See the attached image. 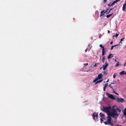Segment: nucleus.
<instances>
[{
    "mask_svg": "<svg viewBox=\"0 0 126 126\" xmlns=\"http://www.w3.org/2000/svg\"><path fill=\"white\" fill-rule=\"evenodd\" d=\"M92 116L94 120H97L98 117V113H94L93 114Z\"/></svg>",
    "mask_w": 126,
    "mask_h": 126,
    "instance_id": "obj_7",
    "label": "nucleus"
},
{
    "mask_svg": "<svg viewBox=\"0 0 126 126\" xmlns=\"http://www.w3.org/2000/svg\"><path fill=\"white\" fill-rule=\"evenodd\" d=\"M106 52V51L105 50V48H103L102 49V53H105Z\"/></svg>",
    "mask_w": 126,
    "mask_h": 126,
    "instance_id": "obj_22",
    "label": "nucleus"
},
{
    "mask_svg": "<svg viewBox=\"0 0 126 126\" xmlns=\"http://www.w3.org/2000/svg\"><path fill=\"white\" fill-rule=\"evenodd\" d=\"M111 108V107L110 106L108 107H103V109H102V110L103 111L106 113L108 115H110L111 112L110 111Z\"/></svg>",
    "mask_w": 126,
    "mask_h": 126,
    "instance_id": "obj_2",
    "label": "nucleus"
},
{
    "mask_svg": "<svg viewBox=\"0 0 126 126\" xmlns=\"http://www.w3.org/2000/svg\"><path fill=\"white\" fill-rule=\"evenodd\" d=\"M107 0H104L103 3H105L107 1Z\"/></svg>",
    "mask_w": 126,
    "mask_h": 126,
    "instance_id": "obj_30",
    "label": "nucleus"
},
{
    "mask_svg": "<svg viewBox=\"0 0 126 126\" xmlns=\"http://www.w3.org/2000/svg\"><path fill=\"white\" fill-rule=\"evenodd\" d=\"M126 62L125 63V64L124 65V66H126Z\"/></svg>",
    "mask_w": 126,
    "mask_h": 126,
    "instance_id": "obj_37",
    "label": "nucleus"
},
{
    "mask_svg": "<svg viewBox=\"0 0 126 126\" xmlns=\"http://www.w3.org/2000/svg\"><path fill=\"white\" fill-rule=\"evenodd\" d=\"M113 43V41H112L110 43V44H112Z\"/></svg>",
    "mask_w": 126,
    "mask_h": 126,
    "instance_id": "obj_39",
    "label": "nucleus"
},
{
    "mask_svg": "<svg viewBox=\"0 0 126 126\" xmlns=\"http://www.w3.org/2000/svg\"><path fill=\"white\" fill-rule=\"evenodd\" d=\"M118 45H119L118 44H117V45H113V46H112L111 48V49H111L112 50L113 48L114 47L116 46H117Z\"/></svg>",
    "mask_w": 126,
    "mask_h": 126,
    "instance_id": "obj_17",
    "label": "nucleus"
},
{
    "mask_svg": "<svg viewBox=\"0 0 126 126\" xmlns=\"http://www.w3.org/2000/svg\"><path fill=\"white\" fill-rule=\"evenodd\" d=\"M121 110L118 107L116 109L112 108L110 115L114 118L115 117L118 116L120 114Z\"/></svg>",
    "mask_w": 126,
    "mask_h": 126,
    "instance_id": "obj_1",
    "label": "nucleus"
},
{
    "mask_svg": "<svg viewBox=\"0 0 126 126\" xmlns=\"http://www.w3.org/2000/svg\"><path fill=\"white\" fill-rule=\"evenodd\" d=\"M102 76L103 75L102 74H99L98 75L97 77L93 80V82H95L98 79H102Z\"/></svg>",
    "mask_w": 126,
    "mask_h": 126,
    "instance_id": "obj_4",
    "label": "nucleus"
},
{
    "mask_svg": "<svg viewBox=\"0 0 126 126\" xmlns=\"http://www.w3.org/2000/svg\"><path fill=\"white\" fill-rule=\"evenodd\" d=\"M124 115L126 117V108L124 110V111L123 112Z\"/></svg>",
    "mask_w": 126,
    "mask_h": 126,
    "instance_id": "obj_16",
    "label": "nucleus"
},
{
    "mask_svg": "<svg viewBox=\"0 0 126 126\" xmlns=\"http://www.w3.org/2000/svg\"><path fill=\"white\" fill-rule=\"evenodd\" d=\"M110 11H110V10L109 11H108V12L107 13H106V14H108L109 13H110Z\"/></svg>",
    "mask_w": 126,
    "mask_h": 126,
    "instance_id": "obj_32",
    "label": "nucleus"
},
{
    "mask_svg": "<svg viewBox=\"0 0 126 126\" xmlns=\"http://www.w3.org/2000/svg\"><path fill=\"white\" fill-rule=\"evenodd\" d=\"M117 101V102H123L124 101V99L122 98H119L118 97H117V98L116 99Z\"/></svg>",
    "mask_w": 126,
    "mask_h": 126,
    "instance_id": "obj_8",
    "label": "nucleus"
},
{
    "mask_svg": "<svg viewBox=\"0 0 126 126\" xmlns=\"http://www.w3.org/2000/svg\"><path fill=\"white\" fill-rule=\"evenodd\" d=\"M105 11V10H104L103 11H101V14L100 15V16H103L105 13H104V11Z\"/></svg>",
    "mask_w": 126,
    "mask_h": 126,
    "instance_id": "obj_14",
    "label": "nucleus"
},
{
    "mask_svg": "<svg viewBox=\"0 0 126 126\" xmlns=\"http://www.w3.org/2000/svg\"><path fill=\"white\" fill-rule=\"evenodd\" d=\"M102 81H103V80H100L98 81H96V82L95 83V84H97L99 83L100 82H101Z\"/></svg>",
    "mask_w": 126,
    "mask_h": 126,
    "instance_id": "obj_18",
    "label": "nucleus"
},
{
    "mask_svg": "<svg viewBox=\"0 0 126 126\" xmlns=\"http://www.w3.org/2000/svg\"><path fill=\"white\" fill-rule=\"evenodd\" d=\"M102 68H100V69H101Z\"/></svg>",
    "mask_w": 126,
    "mask_h": 126,
    "instance_id": "obj_49",
    "label": "nucleus"
},
{
    "mask_svg": "<svg viewBox=\"0 0 126 126\" xmlns=\"http://www.w3.org/2000/svg\"><path fill=\"white\" fill-rule=\"evenodd\" d=\"M105 65H103L102 66V67L103 68V70H105L106 69L108 65V63H107V62L105 63Z\"/></svg>",
    "mask_w": 126,
    "mask_h": 126,
    "instance_id": "obj_9",
    "label": "nucleus"
},
{
    "mask_svg": "<svg viewBox=\"0 0 126 126\" xmlns=\"http://www.w3.org/2000/svg\"><path fill=\"white\" fill-rule=\"evenodd\" d=\"M119 62H117V63L115 65V67H116L118 66L119 65Z\"/></svg>",
    "mask_w": 126,
    "mask_h": 126,
    "instance_id": "obj_23",
    "label": "nucleus"
},
{
    "mask_svg": "<svg viewBox=\"0 0 126 126\" xmlns=\"http://www.w3.org/2000/svg\"><path fill=\"white\" fill-rule=\"evenodd\" d=\"M111 88L112 89L113 92V93L114 92H115V91H114V89L112 87V88Z\"/></svg>",
    "mask_w": 126,
    "mask_h": 126,
    "instance_id": "obj_29",
    "label": "nucleus"
},
{
    "mask_svg": "<svg viewBox=\"0 0 126 126\" xmlns=\"http://www.w3.org/2000/svg\"><path fill=\"white\" fill-rule=\"evenodd\" d=\"M109 81V80H107V81H106V82H108Z\"/></svg>",
    "mask_w": 126,
    "mask_h": 126,
    "instance_id": "obj_45",
    "label": "nucleus"
},
{
    "mask_svg": "<svg viewBox=\"0 0 126 126\" xmlns=\"http://www.w3.org/2000/svg\"><path fill=\"white\" fill-rule=\"evenodd\" d=\"M113 9V8H110V11H111V10H112Z\"/></svg>",
    "mask_w": 126,
    "mask_h": 126,
    "instance_id": "obj_40",
    "label": "nucleus"
},
{
    "mask_svg": "<svg viewBox=\"0 0 126 126\" xmlns=\"http://www.w3.org/2000/svg\"><path fill=\"white\" fill-rule=\"evenodd\" d=\"M126 4H124L123 5V11H124L126 9Z\"/></svg>",
    "mask_w": 126,
    "mask_h": 126,
    "instance_id": "obj_15",
    "label": "nucleus"
},
{
    "mask_svg": "<svg viewBox=\"0 0 126 126\" xmlns=\"http://www.w3.org/2000/svg\"><path fill=\"white\" fill-rule=\"evenodd\" d=\"M122 41H120V42L119 43H121V44H122V42H121Z\"/></svg>",
    "mask_w": 126,
    "mask_h": 126,
    "instance_id": "obj_41",
    "label": "nucleus"
},
{
    "mask_svg": "<svg viewBox=\"0 0 126 126\" xmlns=\"http://www.w3.org/2000/svg\"><path fill=\"white\" fill-rule=\"evenodd\" d=\"M99 115L101 117V118L100 119V120L101 121V123H102V122L103 121V119H104L105 117V115L103 113H102L101 112L99 114Z\"/></svg>",
    "mask_w": 126,
    "mask_h": 126,
    "instance_id": "obj_6",
    "label": "nucleus"
},
{
    "mask_svg": "<svg viewBox=\"0 0 126 126\" xmlns=\"http://www.w3.org/2000/svg\"><path fill=\"white\" fill-rule=\"evenodd\" d=\"M105 59V57L104 56H103V58L102 60L103 63L104 62Z\"/></svg>",
    "mask_w": 126,
    "mask_h": 126,
    "instance_id": "obj_20",
    "label": "nucleus"
},
{
    "mask_svg": "<svg viewBox=\"0 0 126 126\" xmlns=\"http://www.w3.org/2000/svg\"><path fill=\"white\" fill-rule=\"evenodd\" d=\"M103 74L104 75H105V74H106V75H107V73L106 72H104V73H103Z\"/></svg>",
    "mask_w": 126,
    "mask_h": 126,
    "instance_id": "obj_36",
    "label": "nucleus"
},
{
    "mask_svg": "<svg viewBox=\"0 0 126 126\" xmlns=\"http://www.w3.org/2000/svg\"><path fill=\"white\" fill-rule=\"evenodd\" d=\"M105 53H102V56H104L105 55Z\"/></svg>",
    "mask_w": 126,
    "mask_h": 126,
    "instance_id": "obj_35",
    "label": "nucleus"
},
{
    "mask_svg": "<svg viewBox=\"0 0 126 126\" xmlns=\"http://www.w3.org/2000/svg\"><path fill=\"white\" fill-rule=\"evenodd\" d=\"M108 32L109 33H110V31L109 30H108Z\"/></svg>",
    "mask_w": 126,
    "mask_h": 126,
    "instance_id": "obj_42",
    "label": "nucleus"
},
{
    "mask_svg": "<svg viewBox=\"0 0 126 126\" xmlns=\"http://www.w3.org/2000/svg\"><path fill=\"white\" fill-rule=\"evenodd\" d=\"M84 65L85 66H86V65H88V63H84Z\"/></svg>",
    "mask_w": 126,
    "mask_h": 126,
    "instance_id": "obj_28",
    "label": "nucleus"
},
{
    "mask_svg": "<svg viewBox=\"0 0 126 126\" xmlns=\"http://www.w3.org/2000/svg\"><path fill=\"white\" fill-rule=\"evenodd\" d=\"M114 84V83H111L109 85V86L110 87V88H111L112 87V86H112V85H111V84Z\"/></svg>",
    "mask_w": 126,
    "mask_h": 126,
    "instance_id": "obj_21",
    "label": "nucleus"
},
{
    "mask_svg": "<svg viewBox=\"0 0 126 126\" xmlns=\"http://www.w3.org/2000/svg\"><path fill=\"white\" fill-rule=\"evenodd\" d=\"M124 38H122L120 40V41H123V40H124Z\"/></svg>",
    "mask_w": 126,
    "mask_h": 126,
    "instance_id": "obj_33",
    "label": "nucleus"
},
{
    "mask_svg": "<svg viewBox=\"0 0 126 126\" xmlns=\"http://www.w3.org/2000/svg\"><path fill=\"white\" fill-rule=\"evenodd\" d=\"M99 46L101 47L102 48H104V46H103L102 45V44H100L99 45Z\"/></svg>",
    "mask_w": 126,
    "mask_h": 126,
    "instance_id": "obj_24",
    "label": "nucleus"
},
{
    "mask_svg": "<svg viewBox=\"0 0 126 126\" xmlns=\"http://www.w3.org/2000/svg\"><path fill=\"white\" fill-rule=\"evenodd\" d=\"M115 36V35H113V38H114V37Z\"/></svg>",
    "mask_w": 126,
    "mask_h": 126,
    "instance_id": "obj_44",
    "label": "nucleus"
},
{
    "mask_svg": "<svg viewBox=\"0 0 126 126\" xmlns=\"http://www.w3.org/2000/svg\"><path fill=\"white\" fill-rule=\"evenodd\" d=\"M109 8H108V9H107L105 11H104V13H107V12H108V10H109Z\"/></svg>",
    "mask_w": 126,
    "mask_h": 126,
    "instance_id": "obj_25",
    "label": "nucleus"
},
{
    "mask_svg": "<svg viewBox=\"0 0 126 126\" xmlns=\"http://www.w3.org/2000/svg\"><path fill=\"white\" fill-rule=\"evenodd\" d=\"M112 13L111 14L108 15L106 16V17L107 18H109V17H110L112 15Z\"/></svg>",
    "mask_w": 126,
    "mask_h": 126,
    "instance_id": "obj_19",
    "label": "nucleus"
},
{
    "mask_svg": "<svg viewBox=\"0 0 126 126\" xmlns=\"http://www.w3.org/2000/svg\"><path fill=\"white\" fill-rule=\"evenodd\" d=\"M126 74V72H125V71L124 70L122 71L119 73V74L121 75H125Z\"/></svg>",
    "mask_w": 126,
    "mask_h": 126,
    "instance_id": "obj_11",
    "label": "nucleus"
},
{
    "mask_svg": "<svg viewBox=\"0 0 126 126\" xmlns=\"http://www.w3.org/2000/svg\"><path fill=\"white\" fill-rule=\"evenodd\" d=\"M113 55L112 54H109L108 57V59H110L111 58L113 57Z\"/></svg>",
    "mask_w": 126,
    "mask_h": 126,
    "instance_id": "obj_12",
    "label": "nucleus"
},
{
    "mask_svg": "<svg viewBox=\"0 0 126 126\" xmlns=\"http://www.w3.org/2000/svg\"><path fill=\"white\" fill-rule=\"evenodd\" d=\"M115 62H118L115 59Z\"/></svg>",
    "mask_w": 126,
    "mask_h": 126,
    "instance_id": "obj_43",
    "label": "nucleus"
},
{
    "mask_svg": "<svg viewBox=\"0 0 126 126\" xmlns=\"http://www.w3.org/2000/svg\"><path fill=\"white\" fill-rule=\"evenodd\" d=\"M120 0H116L114 1L111 4H108V5L109 6H111L114 5L115 3L117 2L118 1H119Z\"/></svg>",
    "mask_w": 126,
    "mask_h": 126,
    "instance_id": "obj_10",
    "label": "nucleus"
},
{
    "mask_svg": "<svg viewBox=\"0 0 126 126\" xmlns=\"http://www.w3.org/2000/svg\"><path fill=\"white\" fill-rule=\"evenodd\" d=\"M114 93L115 94H117V95H119V94L118 93H117L115 92H114Z\"/></svg>",
    "mask_w": 126,
    "mask_h": 126,
    "instance_id": "obj_31",
    "label": "nucleus"
},
{
    "mask_svg": "<svg viewBox=\"0 0 126 126\" xmlns=\"http://www.w3.org/2000/svg\"><path fill=\"white\" fill-rule=\"evenodd\" d=\"M87 50H88V49H86L85 50V51L86 52H87Z\"/></svg>",
    "mask_w": 126,
    "mask_h": 126,
    "instance_id": "obj_38",
    "label": "nucleus"
},
{
    "mask_svg": "<svg viewBox=\"0 0 126 126\" xmlns=\"http://www.w3.org/2000/svg\"><path fill=\"white\" fill-rule=\"evenodd\" d=\"M119 35V33H118V34L116 33L115 34V37H118V36Z\"/></svg>",
    "mask_w": 126,
    "mask_h": 126,
    "instance_id": "obj_26",
    "label": "nucleus"
},
{
    "mask_svg": "<svg viewBox=\"0 0 126 126\" xmlns=\"http://www.w3.org/2000/svg\"><path fill=\"white\" fill-rule=\"evenodd\" d=\"M125 4H126V1H125Z\"/></svg>",
    "mask_w": 126,
    "mask_h": 126,
    "instance_id": "obj_46",
    "label": "nucleus"
},
{
    "mask_svg": "<svg viewBox=\"0 0 126 126\" xmlns=\"http://www.w3.org/2000/svg\"><path fill=\"white\" fill-rule=\"evenodd\" d=\"M111 116L110 115H108V116L107 117V120L106 121L104 122L105 125H112V124H111L112 122Z\"/></svg>",
    "mask_w": 126,
    "mask_h": 126,
    "instance_id": "obj_3",
    "label": "nucleus"
},
{
    "mask_svg": "<svg viewBox=\"0 0 126 126\" xmlns=\"http://www.w3.org/2000/svg\"><path fill=\"white\" fill-rule=\"evenodd\" d=\"M106 95L109 98L111 99L114 100L116 99V98L112 95L108 93H106Z\"/></svg>",
    "mask_w": 126,
    "mask_h": 126,
    "instance_id": "obj_5",
    "label": "nucleus"
},
{
    "mask_svg": "<svg viewBox=\"0 0 126 126\" xmlns=\"http://www.w3.org/2000/svg\"><path fill=\"white\" fill-rule=\"evenodd\" d=\"M100 36H101V35H100L99 36V37H100Z\"/></svg>",
    "mask_w": 126,
    "mask_h": 126,
    "instance_id": "obj_48",
    "label": "nucleus"
},
{
    "mask_svg": "<svg viewBox=\"0 0 126 126\" xmlns=\"http://www.w3.org/2000/svg\"><path fill=\"white\" fill-rule=\"evenodd\" d=\"M117 126H122L117 125Z\"/></svg>",
    "mask_w": 126,
    "mask_h": 126,
    "instance_id": "obj_47",
    "label": "nucleus"
},
{
    "mask_svg": "<svg viewBox=\"0 0 126 126\" xmlns=\"http://www.w3.org/2000/svg\"><path fill=\"white\" fill-rule=\"evenodd\" d=\"M108 83H106L105 85L104 86L103 88V90L104 91H106L105 89L106 88L107 86H108Z\"/></svg>",
    "mask_w": 126,
    "mask_h": 126,
    "instance_id": "obj_13",
    "label": "nucleus"
},
{
    "mask_svg": "<svg viewBox=\"0 0 126 126\" xmlns=\"http://www.w3.org/2000/svg\"><path fill=\"white\" fill-rule=\"evenodd\" d=\"M99 63H95V64L94 65V66L95 67H96L97 64H98Z\"/></svg>",
    "mask_w": 126,
    "mask_h": 126,
    "instance_id": "obj_27",
    "label": "nucleus"
},
{
    "mask_svg": "<svg viewBox=\"0 0 126 126\" xmlns=\"http://www.w3.org/2000/svg\"><path fill=\"white\" fill-rule=\"evenodd\" d=\"M116 77V76L115 75V74H114L113 76V78H115Z\"/></svg>",
    "mask_w": 126,
    "mask_h": 126,
    "instance_id": "obj_34",
    "label": "nucleus"
}]
</instances>
